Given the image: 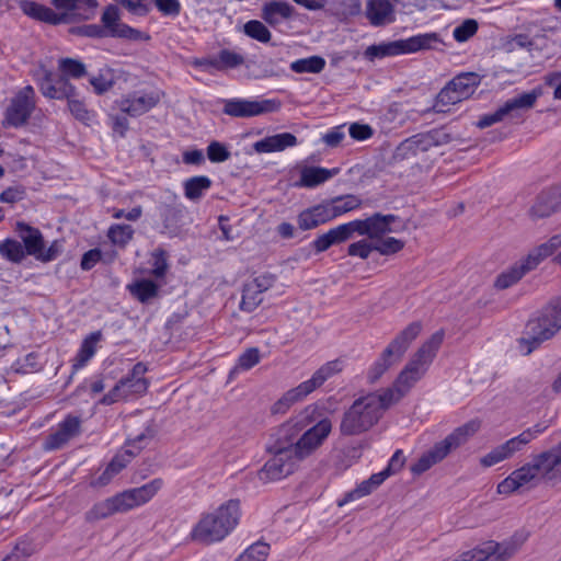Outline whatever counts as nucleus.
Returning a JSON list of instances; mask_svg holds the SVG:
<instances>
[{"mask_svg": "<svg viewBox=\"0 0 561 561\" xmlns=\"http://www.w3.org/2000/svg\"><path fill=\"white\" fill-rule=\"evenodd\" d=\"M392 404V390H378L357 398L343 413L340 423L341 434L355 436L369 431Z\"/></svg>", "mask_w": 561, "mask_h": 561, "instance_id": "1", "label": "nucleus"}, {"mask_svg": "<svg viewBox=\"0 0 561 561\" xmlns=\"http://www.w3.org/2000/svg\"><path fill=\"white\" fill-rule=\"evenodd\" d=\"M241 507L238 500H228L213 511L203 513L193 526L190 537L199 545L222 541L238 526Z\"/></svg>", "mask_w": 561, "mask_h": 561, "instance_id": "2", "label": "nucleus"}, {"mask_svg": "<svg viewBox=\"0 0 561 561\" xmlns=\"http://www.w3.org/2000/svg\"><path fill=\"white\" fill-rule=\"evenodd\" d=\"M164 486L162 478H154L149 482L124 490L111 497L96 503L89 512V518L103 519L114 514L133 511L149 503Z\"/></svg>", "mask_w": 561, "mask_h": 561, "instance_id": "3", "label": "nucleus"}, {"mask_svg": "<svg viewBox=\"0 0 561 561\" xmlns=\"http://www.w3.org/2000/svg\"><path fill=\"white\" fill-rule=\"evenodd\" d=\"M314 408L307 407L296 416L289 419L286 423H294L291 431H289L290 447L300 460L309 457L317 450L327 439L332 431V422L328 417L319 420L314 425L305 431L298 438V435L312 422L311 414Z\"/></svg>", "mask_w": 561, "mask_h": 561, "instance_id": "4", "label": "nucleus"}, {"mask_svg": "<svg viewBox=\"0 0 561 561\" xmlns=\"http://www.w3.org/2000/svg\"><path fill=\"white\" fill-rule=\"evenodd\" d=\"M294 423L282 424L274 433V440L268 445V451L273 454L272 458L265 462L259 471V480L267 483L277 481L291 474L301 461L290 447L289 431Z\"/></svg>", "mask_w": 561, "mask_h": 561, "instance_id": "5", "label": "nucleus"}, {"mask_svg": "<svg viewBox=\"0 0 561 561\" xmlns=\"http://www.w3.org/2000/svg\"><path fill=\"white\" fill-rule=\"evenodd\" d=\"M480 421L471 420L455 428L443 440L436 443L430 450L424 453L411 467L414 474H421L430 468L443 461L453 450L466 444L480 430Z\"/></svg>", "mask_w": 561, "mask_h": 561, "instance_id": "6", "label": "nucleus"}, {"mask_svg": "<svg viewBox=\"0 0 561 561\" xmlns=\"http://www.w3.org/2000/svg\"><path fill=\"white\" fill-rule=\"evenodd\" d=\"M343 365L339 359L323 364L311 378L287 390L271 408L273 414H285L294 404L304 401L327 380L342 371Z\"/></svg>", "mask_w": 561, "mask_h": 561, "instance_id": "7", "label": "nucleus"}, {"mask_svg": "<svg viewBox=\"0 0 561 561\" xmlns=\"http://www.w3.org/2000/svg\"><path fill=\"white\" fill-rule=\"evenodd\" d=\"M561 329V299L551 301L538 317L530 319L526 325L520 343L527 345L529 354L542 342L551 339Z\"/></svg>", "mask_w": 561, "mask_h": 561, "instance_id": "8", "label": "nucleus"}, {"mask_svg": "<svg viewBox=\"0 0 561 561\" xmlns=\"http://www.w3.org/2000/svg\"><path fill=\"white\" fill-rule=\"evenodd\" d=\"M422 329V322L414 321L400 331L370 367L368 379L371 382L377 381L391 366L399 363Z\"/></svg>", "mask_w": 561, "mask_h": 561, "instance_id": "9", "label": "nucleus"}, {"mask_svg": "<svg viewBox=\"0 0 561 561\" xmlns=\"http://www.w3.org/2000/svg\"><path fill=\"white\" fill-rule=\"evenodd\" d=\"M439 42L436 33H425L411 36L405 39H398L378 45L368 46L364 56L366 59L374 61L388 56H398L402 54H412L423 49H430Z\"/></svg>", "mask_w": 561, "mask_h": 561, "instance_id": "10", "label": "nucleus"}, {"mask_svg": "<svg viewBox=\"0 0 561 561\" xmlns=\"http://www.w3.org/2000/svg\"><path fill=\"white\" fill-rule=\"evenodd\" d=\"M33 77L42 93L50 99L70 98V57L62 58L59 61V68L56 72L48 70L44 66H39L33 73Z\"/></svg>", "mask_w": 561, "mask_h": 561, "instance_id": "11", "label": "nucleus"}, {"mask_svg": "<svg viewBox=\"0 0 561 561\" xmlns=\"http://www.w3.org/2000/svg\"><path fill=\"white\" fill-rule=\"evenodd\" d=\"M548 427L549 425L545 422H540L528 427L517 436H514L491 449L480 458V465L484 468H489L512 458L516 453L523 450L526 445L542 434Z\"/></svg>", "mask_w": 561, "mask_h": 561, "instance_id": "12", "label": "nucleus"}, {"mask_svg": "<svg viewBox=\"0 0 561 561\" xmlns=\"http://www.w3.org/2000/svg\"><path fill=\"white\" fill-rule=\"evenodd\" d=\"M147 367L142 363L134 365L130 373L122 378L101 400L102 404H112L119 400H128L134 396H141L148 389V381L144 377Z\"/></svg>", "mask_w": 561, "mask_h": 561, "instance_id": "13", "label": "nucleus"}, {"mask_svg": "<svg viewBox=\"0 0 561 561\" xmlns=\"http://www.w3.org/2000/svg\"><path fill=\"white\" fill-rule=\"evenodd\" d=\"M398 217L396 215L375 213L365 219L350 221L348 227L352 237L355 233L358 236H367L373 242H376L388 233L400 231L401 227L396 225Z\"/></svg>", "mask_w": 561, "mask_h": 561, "instance_id": "14", "label": "nucleus"}, {"mask_svg": "<svg viewBox=\"0 0 561 561\" xmlns=\"http://www.w3.org/2000/svg\"><path fill=\"white\" fill-rule=\"evenodd\" d=\"M163 93L158 89L137 90L115 101L116 107L130 117H138L157 106Z\"/></svg>", "mask_w": 561, "mask_h": 561, "instance_id": "15", "label": "nucleus"}, {"mask_svg": "<svg viewBox=\"0 0 561 561\" xmlns=\"http://www.w3.org/2000/svg\"><path fill=\"white\" fill-rule=\"evenodd\" d=\"M539 95L540 92L536 90L516 95L507 100L494 113L483 115L479 119L478 126L480 128H485L503 121L507 116H513L514 113H517L518 111L529 110L535 105Z\"/></svg>", "mask_w": 561, "mask_h": 561, "instance_id": "16", "label": "nucleus"}, {"mask_svg": "<svg viewBox=\"0 0 561 561\" xmlns=\"http://www.w3.org/2000/svg\"><path fill=\"white\" fill-rule=\"evenodd\" d=\"M35 108V91L32 85L21 89L5 110V123L12 127L23 126Z\"/></svg>", "mask_w": 561, "mask_h": 561, "instance_id": "17", "label": "nucleus"}, {"mask_svg": "<svg viewBox=\"0 0 561 561\" xmlns=\"http://www.w3.org/2000/svg\"><path fill=\"white\" fill-rule=\"evenodd\" d=\"M444 341V331L439 330L431 335L419 350L413 354L404 369L413 374L417 378H422L427 371L430 365L435 358L442 343Z\"/></svg>", "mask_w": 561, "mask_h": 561, "instance_id": "18", "label": "nucleus"}, {"mask_svg": "<svg viewBox=\"0 0 561 561\" xmlns=\"http://www.w3.org/2000/svg\"><path fill=\"white\" fill-rule=\"evenodd\" d=\"M101 22L105 36L126 38L130 41L149 39V36L145 33L121 22L119 9L114 4H110L104 9Z\"/></svg>", "mask_w": 561, "mask_h": 561, "instance_id": "19", "label": "nucleus"}, {"mask_svg": "<svg viewBox=\"0 0 561 561\" xmlns=\"http://www.w3.org/2000/svg\"><path fill=\"white\" fill-rule=\"evenodd\" d=\"M279 103L275 100H244L230 99L225 101L222 112L232 117H253L271 113L278 108Z\"/></svg>", "mask_w": 561, "mask_h": 561, "instance_id": "20", "label": "nucleus"}, {"mask_svg": "<svg viewBox=\"0 0 561 561\" xmlns=\"http://www.w3.org/2000/svg\"><path fill=\"white\" fill-rule=\"evenodd\" d=\"M518 547L512 541L485 543L482 549L467 551L455 561H507L517 551Z\"/></svg>", "mask_w": 561, "mask_h": 561, "instance_id": "21", "label": "nucleus"}, {"mask_svg": "<svg viewBox=\"0 0 561 561\" xmlns=\"http://www.w3.org/2000/svg\"><path fill=\"white\" fill-rule=\"evenodd\" d=\"M540 477L533 462L525 463L520 468L514 470L507 478L497 484V493L510 495L522 488H533L540 482Z\"/></svg>", "mask_w": 561, "mask_h": 561, "instance_id": "22", "label": "nucleus"}, {"mask_svg": "<svg viewBox=\"0 0 561 561\" xmlns=\"http://www.w3.org/2000/svg\"><path fill=\"white\" fill-rule=\"evenodd\" d=\"M541 480L558 482L561 480V443L533 458Z\"/></svg>", "mask_w": 561, "mask_h": 561, "instance_id": "23", "label": "nucleus"}, {"mask_svg": "<svg viewBox=\"0 0 561 561\" xmlns=\"http://www.w3.org/2000/svg\"><path fill=\"white\" fill-rule=\"evenodd\" d=\"M18 228L26 254L33 255L43 261H50L55 257L51 249L45 251L43 236L38 229L26 224H19Z\"/></svg>", "mask_w": 561, "mask_h": 561, "instance_id": "24", "label": "nucleus"}, {"mask_svg": "<svg viewBox=\"0 0 561 561\" xmlns=\"http://www.w3.org/2000/svg\"><path fill=\"white\" fill-rule=\"evenodd\" d=\"M365 15L373 26H385L396 20L394 4L391 0H367Z\"/></svg>", "mask_w": 561, "mask_h": 561, "instance_id": "25", "label": "nucleus"}, {"mask_svg": "<svg viewBox=\"0 0 561 561\" xmlns=\"http://www.w3.org/2000/svg\"><path fill=\"white\" fill-rule=\"evenodd\" d=\"M561 207V187H550L542 191L530 208V216L535 219L549 217Z\"/></svg>", "mask_w": 561, "mask_h": 561, "instance_id": "26", "label": "nucleus"}, {"mask_svg": "<svg viewBox=\"0 0 561 561\" xmlns=\"http://www.w3.org/2000/svg\"><path fill=\"white\" fill-rule=\"evenodd\" d=\"M151 433L144 432L136 436L134 439H129L124 449L117 453L113 459L110 461V465L121 472L126 466L135 458L142 448H145L149 442L151 440Z\"/></svg>", "mask_w": 561, "mask_h": 561, "instance_id": "27", "label": "nucleus"}, {"mask_svg": "<svg viewBox=\"0 0 561 561\" xmlns=\"http://www.w3.org/2000/svg\"><path fill=\"white\" fill-rule=\"evenodd\" d=\"M19 8L25 15L39 22L51 25L66 23V13H57L50 8L33 0H20Z\"/></svg>", "mask_w": 561, "mask_h": 561, "instance_id": "28", "label": "nucleus"}, {"mask_svg": "<svg viewBox=\"0 0 561 561\" xmlns=\"http://www.w3.org/2000/svg\"><path fill=\"white\" fill-rule=\"evenodd\" d=\"M352 238L348 222L339 225L330 229L328 232L318 236L310 244L309 248L316 254L327 251L334 244L342 243Z\"/></svg>", "mask_w": 561, "mask_h": 561, "instance_id": "29", "label": "nucleus"}, {"mask_svg": "<svg viewBox=\"0 0 561 561\" xmlns=\"http://www.w3.org/2000/svg\"><path fill=\"white\" fill-rule=\"evenodd\" d=\"M331 220L325 203L309 207L297 217V224L301 230H311Z\"/></svg>", "mask_w": 561, "mask_h": 561, "instance_id": "30", "label": "nucleus"}, {"mask_svg": "<svg viewBox=\"0 0 561 561\" xmlns=\"http://www.w3.org/2000/svg\"><path fill=\"white\" fill-rule=\"evenodd\" d=\"M295 8L286 1H271L262 7L261 18L272 27L293 18Z\"/></svg>", "mask_w": 561, "mask_h": 561, "instance_id": "31", "label": "nucleus"}, {"mask_svg": "<svg viewBox=\"0 0 561 561\" xmlns=\"http://www.w3.org/2000/svg\"><path fill=\"white\" fill-rule=\"evenodd\" d=\"M297 145V138L290 133H282L265 137L253 145V149L257 153H267L283 151L286 148Z\"/></svg>", "mask_w": 561, "mask_h": 561, "instance_id": "32", "label": "nucleus"}, {"mask_svg": "<svg viewBox=\"0 0 561 561\" xmlns=\"http://www.w3.org/2000/svg\"><path fill=\"white\" fill-rule=\"evenodd\" d=\"M339 173L337 169L322 167H304L300 171L298 185L301 187H316Z\"/></svg>", "mask_w": 561, "mask_h": 561, "instance_id": "33", "label": "nucleus"}, {"mask_svg": "<svg viewBox=\"0 0 561 561\" xmlns=\"http://www.w3.org/2000/svg\"><path fill=\"white\" fill-rule=\"evenodd\" d=\"M129 294L141 304H150L159 295L160 286L151 279H136L127 285Z\"/></svg>", "mask_w": 561, "mask_h": 561, "instance_id": "34", "label": "nucleus"}, {"mask_svg": "<svg viewBox=\"0 0 561 561\" xmlns=\"http://www.w3.org/2000/svg\"><path fill=\"white\" fill-rule=\"evenodd\" d=\"M387 479V474H383L381 471L378 473H374L369 479L363 481L356 489L346 493L344 499L339 501V506H343L348 502L360 499L370 494L374 490H376L385 480Z\"/></svg>", "mask_w": 561, "mask_h": 561, "instance_id": "35", "label": "nucleus"}, {"mask_svg": "<svg viewBox=\"0 0 561 561\" xmlns=\"http://www.w3.org/2000/svg\"><path fill=\"white\" fill-rule=\"evenodd\" d=\"M244 62L243 56L229 49H222L217 57L203 59L201 66H209L217 70L236 68Z\"/></svg>", "mask_w": 561, "mask_h": 561, "instance_id": "36", "label": "nucleus"}, {"mask_svg": "<svg viewBox=\"0 0 561 561\" xmlns=\"http://www.w3.org/2000/svg\"><path fill=\"white\" fill-rule=\"evenodd\" d=\"M184 209V206L181 204H164L160 207V217L167 233L172 234L176 232Z\"/></svg>", "mask_w": 561, "mask_h": 561, "instance_id": "37", "label": "nucleus"}, {"mask_svg": "<svg viewBox=\"0 0 561 561\" xmlns=\"http://www.w3.org/2000/svg\"><path fill=\"white\" fill-rule=\"evenodd\" d=\"M102 339V333L95 331L90 333L82 342L79 352L76 356L73 364L75 370L82 368L94 356L99 342Z\"/></svg>", "mask_w": 561, "mask_h": 561, "instance_id": "38", "label": "nucleus"}, {"mask_svg": "<svg viewBox=\"0 0 561 561\" xmlns=\"http://www.w3.org/2000/svg\"><path fill=\"white\" fill-rule=\"evenodd\" d=\"M325 204L328 206L331 219L333 220L336 217L359 208L362 201L355 195H345L335 197Z\"/></svg>", "mask_w": 561, "mask_h": 561, "instance_id": "39", "label": "nucleus"}, {"mask_svg": "<svg viewBox=\"0 0 561 561\" xmlns=\"http://www.w3.org/2000/svg\"><path fill=\"white\" fill-rule=\"evenodd\" d=\"M70 439V414L65 416L60 426L55 432L50 433L44 440L43 449L51 451L59 449Z\"/></svg>", "mask_w": 561, "mask_h": 561, "instance_id": "40", "label": "nucleus"}, {"mask_svg": "<svg viewBox=\"0 0 561 561\" xmlns=\"http://www.w3.org/2000/svg\"><path fill=\"white\" fill-rule=\"evenodd\" d=\"M465 100L470 98L480 84V77L474 72H463L448 82Z\"/></svg>", "mask_w": 561, "mask_h": 561, "instance_id": "41", "label": "nucleus"}, {"mask_svg": "<svg viewBox=\"0 0 561 561\" xmlns=\"http://www.w3.org/2000/svg\"><path fill=\"white\" fill-rule=\"evenodd\" d=\"M135 230L127 224H113L107 229V238L114 247L125 249L133 240Z\"/></svg>", "mask_w": 561, "mask_h": 561, "instance_id": "42", "label": "nucleus"}, {"mask_svg": "<svg viewBox=\"0 0 561 561\" xmlns=\"http://www.w3.org/2000/svg\"><path fill=\"white\" fill-rule=\"evenodd\" d=\"M211 186V181L206 175L193 176L184 183V194L191 201L199 199Z\"/></svg>", "mask_w": 561, "mask_h": 561, "instance_id": "43", "label": "nucleus"}, {"mask_svg": "<svg viewBox=\"0 0 561 561\" xmlns=\"http://www.w3.org/2000/svg\"><path fill=\"white\" fill-rule=\"evenodd\" d=\"M324 67L325 60L320 56L297 59L290 64L291 71L296 73H319Z\"/></svg>", "mask_w": 561, "mask_h": 561, "instance_id": "44", "label": "nucleus"}, {"mask_svg": "<svg viewBox=\"0 0 561 561\" xmlns=\"http://www.w3.org/2000/svg\"><path fill=\"white\" fill-rule=\"evenodd\" d=\"M526 273L527 271L523 264L520 262L516 263L497 276L495 287L499 289H506L516 284Z\"/></svg>", "mask_w": 561, "mask_h": 561, "instance_id": "45", "label": "nucleus"}, {"mask_svg": "<svg viewBox=\"0 0 561 561\" xmlns=\"http://www.w3.org/2000/svg\"><path fill=\"white\" fill-rule=\"evenodd\" d=\"M25 254L23 244L14 239L0 242V255L10 262L20 263Z\"/></svg>", "mask_w": 561, "mask_h": 561, "instance_id": "46", "label": "nucleus"}, {"mask_svg": "<svg viewBox=\"0 0 561 561\" xmlns=\"http://www.w3.org/2000/svg\"><path fill=\"white\" fill-rule=\"evenodd\" d=\"M420 378L413 374L408 373L407 369H402L399 374L394 387L386 388L385 390H392L394 393V403L398 402L417 381Z\"/></svg>", "mask_w": 561, "mask_h": 561, "instance_id": "47", "label": "nucleus"}, {"mask_svg": "<svg viewBox=\"0 0 561 561\" xmlns=\"http://www.w3.org/2000/svg\"><path fill=\"white\" fill-rule=\"evenodd\" d=\"M463 100L465 99L460 96V94L456 91V88H453L449 83H447L438 93L434 104V110L438 113L446 112L444 108L445 106L454 105Z\"/></svg>", "mask_w": 561, "mask_h": 561, "instance_id": "48", "label": "nucleus"}, {"mask_svg": "<svg viewBox=\"0 0 561 561\" xmlns=\"http://www.w3.org/2000/svg\"><path fill=\"white\" fill-rule=\"evenodd\" d=\"M115 251H111L103 254L100 249H92L83 254L80 265L83 271H89L92 267H94L98 262L104 261L106 263H111L115 260Z\"/></svg>", "mask_w": 561, "mask_h": 561, "instance_id": "49", "label": "nucleus"}, {"mask_svg": "<svg viewBox=\"0 0 561 561\" xmlns=\"http://www.w3.org/2000/svg\"><path fill=\"white\" fill-rule=\"evenodd\" d=\"M243 32L260 43H268L272 37L270 30L259 20L248 21L243 26Z\"/></svg>", "mask_w": 561, "mask_h": 561, "instance_id": "50", "label": "nucleus"}, {"mask_svg": "<svg viewBox=\"0 0 561 561\" xmlns=\"http://www.w3.org/2000/svg\"><path fill=\"white\" fill-rule=\"evenodd\" d=\"M262 295L263 293L260 289L247 283L242 291L241 309L248 312L253 311L262 302Z\"/></svg>", "mask_w": 561, "mask_h": 561, "instance_id": "51", "label": "nucleus"}, {"mask_svg": "<svg viewBox=\"0 0 561 561\" xmlns=\"http://www.w3.org/2000/svg\"><path fill=\"white\" fill-rule=\"evenodd\" d=\"M96 0H72V20H90L94 16Z\"/></svg>", "mask_w": 561, "mask_h": 561, "instance_id": "52", "label": "nucleus"}, {"mask_svg": "<svg viewBox=\"0 0 561 561\" xmlns=\"http://www.w3.org/2000/svg\"><path fill=\"white\" fill-rule=\"evenodd\" d=\"M374 243L375 251L381 255L394 254L404 248V241L393 237L381 238Z\"/></svg>", "mask_w": 561, "mask_h": 561, "instance_id": "53", "label": "nucleus"}, {"mask_svg": "<svg viewBox=\"0 0 561 561\" xmlns=\"http://www.w3.org/2000/svg\"><path fill=\"white\" fill-rule=\"evenodd\" d=\"M270 546L264 542H256L249 547L239 558V561H265Z\"/></svg>", "mask_w": 561, "mask_h": 561, "instance_id": "54", "label": "nucleus"}, {"mask_svg": "<svg viewBox=\"0 0 561 561\" xmlns=\"http://www.w3.org/2000/svg\"><path fill=\"white\" fill-rule=\"evenodd\" d=\"M260 351L256 347H252L247 350L244 353H242L239 358L238 363L234 366L232 371H245L254 367L260 362Z\"/></svg>", "mask_w": 561, "mask_h": 561, "instance_id": "55", "label": "nucleus"}, {"mask_svg": "<svg viewBox=\"0 0 561 561\" xmlns=\"http://www.w3.org/2000/svg\"><path fill=\"white\" fill-rule=\"evenodd\" d=\"M478 31V22L473 19L465 20L460 25L454 28L453 35L458 43L467 42Z\"/></svg>", "mask_w": 561, "mask_h": 561, "instance_id": "56", "label": "nucleus"}, {"mask_svg": "<svg viewBox=\"0 0 561 561\" xmlns=\"http://www.w3.org/2000/svg\"><path fill=\"white\" fill-rule=\"evenodd\" d=\"M231 157L228 147L219 141H211L207 146V158L213 163H221Z\"/></svg>", "mask_w": 561, "mask_h": 561, "instance_id": "57", "label": "nucleus"}, {"mask_svg": "<svg viewBox=\"0 0 561 561\" xmlns=\"http://www.w3.org/2000/svg\"><path fill=\"white\" fill-rule=\"evenodd\" d=\"M373 251H375V243L369 242L366 239H362L357 242L351 243L347 248L348 255L357 256L363 260L368 259Z\"/></svg>", "mask_w": 561, "mask_h": 561, "instance_id": "58", "label": "nucleus"}, {"mask_svg": "<svg viewBox=\"0 0 561 561\" xmlns=\"http://www.w3.org/2000/svg\"><path fill=\"white\" fill-rule=\"evenodd\" d=\"M154 5L157 10L163 15L168 18H176L180 15L182 5L180 0H154Z\"/></svg>", "mask_w": 561, "mask_h": 561, "instance_id": "59", "label": "nucleus"}, {"mask_svg": "<svg viewBox=\"0 0 561 561\" xmlns=\"http://www.w3.org/2000/svg\"><path fill=\"white\" fill-rule=\"evenodd\" d=\"M41 363L36 353H28L23 358L15 363V370L23 374H28L39 369Z\"/></svg>", "mask_w": 561, "mask_h": 561, "instance_id": "60", "label": "nucleus"}, {"mask_svg": "<svg viewBox=\"0 0 561 561\" xmlns=\"http://www.w3.org/2000/svg\"><path fill=\"white\" fill-rule=\"evenodd\" d=\"M89 83L92 85L96 94L107 92L114 84L108 73H99L98 76H89Z\"/></svg>", "mask_w": 561, "mask_h": 561, "instance_id": "61", "label": "nucleus"}, {"mask_svg": "<svg viewBox=\"0 0 561 561\" xmlns=\"http://www.w3.org/2000/svg\"><path fill=\"white\" fill-rule=\"evenodd\" d=\"M167 271H168L167 253L163 250H157L153 253V264H152L151 274L157 278H161L165 275Z\"/></svg>", "mask_w": 561, "mask_h": 561, "instance_id": "62", "label": "nucleus"}, {"mask_svg": "<svg viewBox=\"0 0 561 561\" xmlns=\"http://www.w3.org/2000/svg\"><path fill=\"white\" fill-rule=\"evenodd\" d=\"M350 136L355 140H366L374 134L373 128L367 124L353 123L348 127Z\"/></svg>", "mask_w": 561, "mask_h": 561, "instance_id": "63", "label": "nucleus"}, {"mask_svg": "<svg viewBox=\"0 0 561 561\" xmlns=\"http://www.w3.org/2000/svg\"><path fill=\"white\" fill-rule=\"evenodd\" d=\"M104 389V383L102 381V379H90V380H84V382H82L81 385H79L76 389V394H81L85 391L89 392V394L91 397L102 392Z\"/></svg>", "mask_w": 561, "mask_h": 561, "instance_id": "64", "label": "nucleus"}]
</instances>
